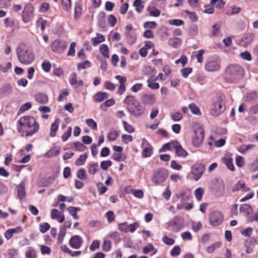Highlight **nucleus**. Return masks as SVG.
I'll list each match as a JSON object with an SVG mask.
<instances>
[{
  "label": "nucleus",
  "mask_w": 258,
  "mask_h": 258,
  "mask_svg": "<svg viewBox=\"0 0 258 258\" xmlns=\"http://www.w3.org/2000/svg\"><path fill=\"white\" fill-rule=\"evenodd\" d=\"M25 184L23 181L21 182L18 186V197L20 200L23 199L26 196Z\"/></svg>",
  "instance_id": "23"
},
{
  "label": "nucleus",
  "mask_w": 258,
  "mask_h": 258,
  "mask_svg": "<svg viewBox=\"0 0 258 258\" xmlns=\"http://www.w3.org/2000/svg\"><path fill=\"white\" fill-rule=\"evenodd\" d=\"M49 228L50 225L48 223H43L39 225L40 231L42 233H45Z\"/></svg>",
  "instance_id": "60"
},
{
  "label": "nucleus",
  "mask_w": 258,
  "mask_h": 258,
  "mask_svg": "<svg viewBox=\"0 0 258 258\" xmlns=\"http://www.w3.org/2000/svg\"><path fill=\"white\" fill-rule=\"evenodd\" d=\"M175 146V143L169 142L164 144L162 147L159 149V152H165L167 150H170L172 149H174Z\"/></svg>",
  "instance_id": "32"
},
{
  "label": "nucleus",
  "mask_w": 258,
  "mask_h": 258,
  "mask_svg": "<svg viewBox=\"0 0 258 258\" xmlns=\"http://www.w3.org/2000/svg\"><path fill=\"white\" fill-rule=\"evenodd\" d=\"M34 7L31 4H27L22 12V18L25 23L29 22L33 16Z\"/></svg>",
  "instance_id": "11"
},
{
  "label": "nucleus",
  "mask_w": 258,
  "mask_h": 258,
  "mask_svg": "<svg viewBox=\"0 0 258 258\" xmlns=\"http://www.w3.org/2000/svg\"><path fill=\"white\" fill-rule=\"evenodd\" d=\"M223 161L224 164L226 165V166L229 170L231 171L235 170V167L233 164V159L232 158H225Z\"/></svg>",
  "instance_id": "36"
},
{
  "label": "nucleus",
  "mask_w": 258,
  "mask_h": 258,
  "mask_svg": "<svg viewBox=\"0 0 258 258\" xmlns=\"http://www.w3.org/2000/svg\"><path fill=\"white\" fill-rule=\"evenodd\" d=\"M108 97L107 93L100 91L95 94L93 99L95 102H101L106 99Z\"/></svg>",
  "instance_id": "20"
},
{
  "label": "nucleus",
  "mask_w": 258,
  "mask_h": 258,
  "mask_svg": "<svg viewBox=\"0 0 258 258\" xmlns=\"http://www.w3.org/2000/svg\"><path fill=\"white\" fill-rule=\"evenodd\" d=\"M133 28L132 24L126 26L125 28V35L127 43L130 45H133L137 40V35L135 32L132 31Z\"/></svg>",
  "instance_id": "13"
},
{
  "label": "nucleus",
  "mask_w": 258,
  "mask_h": 258,
  "mask_svg": "<svg viewBox=\"0 0 258 258\" xmlns=\"http://www.w3.org/2000/svg\"><path fill=\"white\" fill-rule=\"evenodd\" d=\"M105 40V37L104 35L97 33L96 37H93L91 38V42L94 46H95L99 44L100 43L104 42Z\"/></svg>",
  "instance_id": "24"
},
{
  "label": "nucleus",
  "mask_w": 258,
  "mask_h": 258,
  "mask_svg": "<svg viewBox=\"0 0 258 258\" xmlns=\"http://www.w3.org/2000/svg\"><path fill=\"white\" fill-rule=\"evenodd\" d=\"M134 6L136 7L137 12L139 13L142 12L144 7L142 5V0H135Z\"/></svg>",
  "instance_id": "38"
},
{
  "label": "nucleus",
  "mask_w": 258,
  "mask_h": 258,
  "mask_svg": "<svg viewBox=\"0 0 258 258\" xmlns=\"http://www.w3.org/2000/svg\"><path fill=\"white\" fill-rule=\"evenodd\" d=\"M205 137V132L201 127H198L195 131V135L192 139L193 145L196 147H200L203 143Z\"/></svg>",
  "instance_id": "10"
},
{
  "label": "nucleus",
  "mask_w": 258,
  "mask_h": 258,
  "mask_svg": "<svg viewBox=\"0 0 258 258\" xmlns=\"http://www.w3.org/2000/svg\"><path fill=\"white\" fill-rule=\"evenodd\" d=\"M221 63L220 60H211L205 64V70L208 72H215L220 68Z\"/></svg>",
  "instance_id": "15"
},
{
  "label": "nucleus",
  "mask_w": 258,
  "mask_h": 258,
  "mask_svg": "<svg viewBox=\"0 0 258 258\" xmlns=\"http://www.w3.org/2000/svg\"><path fill=\"white\" fill-rule=\"evenodd\" d=\"M19 61L22 64L28 65L35 60V56L32 50L24 43H21L16 48Z\"/></svg>",
  "instance_id": "3"
},
{
  "label": "nucleus",
  "mask_w": 258,
  "mask_h": 258,
  "mask_svg": "<svg viewBox=\"0 0 258 258\" xmlns=\"http://www.w3.org/2000/svg\"><path fill=\"white\" fill-rule=\"evenodd\" d=\"M127 105V109L130 113L135 117L142 115L145 111V107L133 95H128L123 101Z\"/></svg>",
  "instance_id": "4"
},
{
  "label": "nucleus",
  "mask_w": 258,
  "mask_h": 258,
  "mask_svg": "<svg viewBox=\"0 0 258 258\" xmlns=\"http://www.w3.org/2000/svg\"><path fill=\"white\" fill-rule=\"evenodd\" d=\"M20 126L17 127L18 132L22 136L31 137L36 133L39 129V123L32 116H25L19 120Z\"/></svg>",
  "instance_id": "1"
},
{
  "label": "nucleus",
  "mask_w": 258,
  "mask_h": 258,
  "mask_svg": "<svg viewBox=\"0 0 258 258\" xmlns=\"http://www.w3.org/2000/svg\"><path fill=\"white\" fill-rule=\"evenodd\" d=\"M77 177L81 180H85L87 178L85 169L84 168L80 169L77 172Z\"/></svg>",
  "instance_id": "42"
},
{
  "label": "nucleus",
  "mask_w": 258,
  "mask_h": 258,
  "mask_svg": "<svg viewBox=\"0 0 258 258\" xmlns=\"http://www.w3.org/2000/svg\"><path fill=\"white\" fill-rule=\"evenodd\" d=\"M82 242L83 239L81 236L75 235L70 239L69 244L73 248L78 249L81 247Z\"/></svg>",
  "instance_id": "17"
},
{
  "label": "nucleus",
  "mask_w": 258,
  "mask_h": 258,
  "mask_svg": "<svg viewBox=\"0 0 258 258\" xmlns=\"http://www.w3.org/2000/svg\"><path fill=\"white\" fill-rule=\"evenodd\" d=\"M169 175L168 171L165 168L157 169L153 173L152 181L156 184H161L164 182Z\"/></svg>",
  "instance_id": "5"
},
{
  "label": "nucleus",
  "mask_w": 258,
  "mask_h": 258,
  "mask_svg": "<svg viewBox=\"0 0 258 258\" xmlns=\"http://www.w3.org/2000/svg\"><path fill=\"white\" fill-rule=\"evenodd\" d=\"M77 75L75 72H74L71 74L70 78H69V83L72 86H74L77 84Z\"/></svg>",
  "instance_id": "63"
},
{
  "label": "nucleus",
  "mask_w": 258,
  "mask_h": 258,
  "mask_svg": "<svg viewBox=\"0 0 258 258\" xmlns=\"http://www.w3.org/2000/svg\"><path fill=\"white\" fill-rule=\"evenodd\" d=\"M91 63L89 60H86L84 62L79 63L78 64L77 69L79 70L82 69H86L87 68L91 67Z\"/></svg>",
  "instance_id": "48"
},
{
  "label": "nucleus",
  "mask_w": 258,
  "mask_h": 258,
  "mask_svg": "<svg viewBox=\"0 0 258 258\" xmlns=\"http://www.w3.org/2000/svg\"><path fill=\"white\" fill-rule=\"evenodd\" d=\"M257 97L258 95L256 91H251L248 93L246 96V99L248 101L254 100Z\"/></svg>",
  "instance_id": "59"
},
{
  "label": "nucleus",
  "mask_w": 258,
  "mask_h": 258,
  "mask_svg": "<svg viewBox=\"0 0 258 258\" xmlns=\"http://www.w3.org/2000/svg\"><path fill=\"white\" fill-rule=\"evenodd\" d=\"M144 147V149L142 152V156L143 158H148L152 156L153 153V147L152 145L148 142L147 140L144 138L142 140V147Z\"/></svg>",
  "instance_id": "14"
},
{
  "label": "nucleus",
  "mask_w": 258,
  "mask_h": 258,
  "mask_svg": "<svg viewBox=\"0 0 258 258\" xmlns=\"http://www.w3.org/2000/svg\"><path fill=\"white\" fill-rule=\"evenodd\" d=\"M181 251L180 248L179 246L176 245L174 246L170 251V254L172 256L178 255Z\"/></svg>",
  "instance_id": "64"
},
{
  "label": "nucleus",
  "mask_w": 258,
  "mask_h": 258,
  "mask_svg": "<svg viewBox=\"0 0 258 258\" xmlns=\"http://www.w3.org/2000/svg\"><path fill=\"white\" fill-rule=\"evenodd\" d=\"M148 83V87L150 88L151 89L156 90L159 88L160 85L159 83L154 82V80H151V78L147 80Z\"/></svg>",
  "instance_id": "43"
},
{
  "label": "nucleus",
  "mask_w": 258,
  "mask_h": 258,
  "mask_svg": "<svg viewBox=\"0 0 258 258\" xmlns=\"http://www.w3.org/2000/svg\"><path fill=\"white\" fill-rule=\"evenodd\" d=\"M107 21L109 26L111 27H113L117 23L116 18L113 15H110L107 18Z\"/></svg>",
  "instance_id": "53"
},
{
  "label": "nucleus",
  "mask_w": 258,
  "mask_h": 258,
  "mask_svg": "<svg viewBox=\"0 0 258 258\" xmlns=\"http://www.w3.org/2000/svg\"><path fill=\"white\" fill-rule=\"evenodd\" d=\"M210 3L212 6L220 9L225 5V2L223 0H211Z\"/></svg>",
  "instance_id": "39"
},
{
  "label": "nucleus",
  "mask_w": 258,
  "mask_h": 258,
  "mask_svg": "<svg viewBox=\"0 0 258 258\" xmlns=\"http://www.w3.org/2000/svg\"><path fill=\"white\" fill-rule=\"evenodd\" d=\"M115 101L113 99H109L102 103L100 106V109L103 111H106L108 107L114 105Z\"/></svg>",
  "instance_id": "25"
},
{
  "label": "nucleus",
  "mask_w": 258,
  "mask_h": 258,
  "mask_svg": "<svg viewBox=\"0 0 258 258\" xmlns=\"http://www.w3.org/2000/svg\"><path fill=\"white\" fill-rule=\"evenodd\" d=\"M74 144L77 150L79 151H84L86 149V147L80 142H76Z\"/></svg>",
  "instance_id": "62"
},
{
  "label": "nucleus",
  "mask_w": 258,
  "mask_h": 258,
  "mask_svg": "<svg viewBox=\"0 0 258 258\" xmlns=\"http://www.w3.org/2000/svg\"><path fill=\"white\" fill-rule=\"evenodd\" d=\"M54 180V178L51 176L44 179L41 182V186L44 187L48 186L52 184Z\"/></svg>",
  "instance_id": "41"
},
{
  "label": "nucleus",
  "mask_w": 258,
  "mask_h": 258,
  "mask_svg": "<svg viewBox=\"0 0 258 258\" xmlns=\"http://www.w3.org/2000/svg\"><path fill=\"white\" fill-rule=\"evenodd\" d=\"M148 11L150 13V15L152 17H159L161 13L160 11L154 7H149Z\"/></svg>",
  "instance_id": "35"
},
{
  "label": "nucleus",
  "mask_w": 258,
  "mask_h": 258,
  "mask_svg": "<svg viewBox=\"0 0 258 258\" xmlns=\"http://www.w3.org/2000/svg\"><path fill=\"white\" fill-rule=\"evenodd\" d=\"M60 121V120L59 118H56L55 121L51 124L50 136L51 137H54L55 136L56 132L58 130Z\"/></svg>",
  "instance_id": "21"
},
{
  "label": "nucleus",
  "mask_w": 258,
  "mask_h": 258,
  "mask_svg": "<svg viewBox=\"0 0 258 258\" xmlns=\"http://www.w3.org/2000/svg\"><path fill=\"white\" fill-rule=\"evenodd\" d=\"M185 13L188 15L190 20L194 22L198 21V17L195 12H190L188 10H185Z\"/></svg>",
  "instance_id": "45"
},
{
  "label": "nucleus",
  "mask_w": 258,
  "mask_h": 258,
  "mask_svg": "<svg viewBox=\"0 0 258 258\" xmlns=\"http://www.w3.org/2000/svg\"><path fill=\"white\" fill-rule=\"evenodd\" d=\"M111 246V242L109 240H104L102 245V250L105 252H107L109 251V250L110 249Z\"/></svg>",
  "instance_id": "51"
},
{
  "label": "nucleus",
  "mask_w": 258,
  "mask_h": 258,
  "mask_svg": "<svg viewBox=\"0 0 258 258\" xmlns=\"http://www.w3.org/2000/svg\"><path fill=\"white\" fill-rule=\"evenodd\" d=\"M150 252H153L151 255H154L157 252V249L155 248L154 245L151 243L147 244L143 249V252L145 254L148 253Z\"/></svg>",
  "instance_id": "26"
},
{
  "label": "nucleus",
  "mask_w": 258,
  "mask_h": 258,
  "mask_svg": "<svg viewBox=\"0 0 258 258\" xmlns=\"http://www.w3.org/2000/svg\"><path fill=\"white\" fill-rule=\"evenodd\" d=\"M35 100L40 104H46L48 101V97L44 93H39L35 96Z\"/></svg>",
  "instance_id": "22"
},
{
  "label": "nucleus",
  "mask_w": 258,
  "mask_h": 258,
  "mask_svg": "<svg viewBox=\"0 0 258 258\" xmlns=\"http://www.w3.org/2000/svg\"><path fill=\"white\" fill-rule=\"evenodd\" d=\"M240 189H241L242 191H248L250 190V188L246 187L244 183L239 181L233 187V191H238Z\"/></svg>",
  "instance_id": "27"
},
{
  "label": "nucleus",
  "mask_w": 258,
  "mask_h": 258,
  "mask_svg": "<svg viewBox=\"0 0 258 258\" xmlns=\"http://www.w3.org/2000/svg\"><path fill=\"white\" fill-rule=\"evenodd\" d=\"M98 170V165L97 163L92 164L88 169V172L91 175H94Z\"/></svg>",
  "instance_id": "54"
},
{
  "label": "nucleus",
  "mask_w": 258,
  "mask_h": 258,
  "mask_svg": "<svg viewBox=\"0 0 258 258\" xmlns=\"http://www.w3.org/2000/svg\"><path fill=\"white\" fill-rule=\"evenodd\" d=\"M80 210V208L75 207H70L68 210L69 214L72 215L74 219L77 220L79 218V216L77 215V212Z\"/></svg>",
  "instance_id": "34"
},
{
  "label": "nucleus",
  "mask_w": 258,
  "mask_h": 258,
  "mask_svg": "<svg viewBox=\"0 0 258 258\" xmlns=\"http://www.w3.org/2000/svg\"><path fill=\"white\" fill-rule=\"evenodd\" d=\"M225 109L224 102L221 97H219L213 103L211 108V114L214 116H217L222 113Z\"/></svg>",
  "instance_id": "7"
},
{
  "label": "nucleus",
  "mask_w": 258,
  "mask_h": 258,
  "mask_svg": "<svg viewBox=\"0 0 258 258\" xmlns=\"http://www.w3.org/2000/svg\"><path fill=\"white\" fill-rule=\"evenodd\" d=\"M86 123L89 127L92 130H96L97 128V125L96 122L91 118L87 119L86 120Z\"/></svg>",
  "instance_id": "52"
},
{
  "label": "nucleus",
  "mask_w": 258,
  "mask_h": 258,
  "mask_svg": "<svg viewBox=\"0 0 258 258\" xmlns=\"http://www.w3.org/2000/svg\"><path fill=\"white\" fill-rule=\"evenodd\" d=\"M123 125L124 130L129 133H133L135 132V130L132 125L129 124L126 121H123Z\"/></svg>",
  "instance_id": "49"
},
{
  "label": "nucleus",
  "mask_w": 258,
  "mask_h": 258,
  "mask_svg": "<svg viewBox=\"0 0 258 258\" xmlns=\"http://www.w3.org/2000/svg\"><path fill=\"white\" fill-rule=\"evenodd\" d=\"M205 170V166L201 163H198L191 168V172L194 176V179L196 181L199 180L202 177Z\"/></svg>",
  "instance_id": "12"
},
{
  "label": "nucleus",
  "mask_w": 258,
  "mask_h": 258,
  "mask_svg": "<svg viewBox=\"0 0 258 258\" xmlns=\"http://www.w3.org/2000/svg\"><path fill=\"white\" fill-rule=\"evenodd\" d=\"M224 220L223 214L217 210L213 211L209 217L210 224L214 227L221 225Z\"/></svg>",
  "instance_id": "9"
},
{
  "label": "nucleus",
  "mask_w": 258,
  "mask_h": 258,
  "mask_svg": "<svg viewBox=\"0 0 258 258\" xmlns=\"http://www.w3.org/2000/svg\"><path fill=\"white\" fill-rule=\"evenodd\" d=\"M115 78L119 81L120 85L117 90V92L119 94H123L126 90L125 83L127 81L126 77L125 76H121L120 75H117L115 77Z\"/></svg>",
  "instance_id": "16"
},
{
  "label": "nucleus",
  "mask_w": 258,
  "mask_h": 258,
  "mask_svg": "<svg viewBox=\"0 0 258 258\" xmlns=\"http://www.w3.org/2000/svg\"><path fill=\"white\" fill-rule=\"evenodd\" d=\"M50 48L54 53H62L67 48V43L63 39H56L50 44Z\"/></svg>",
  "instance_id": "8"
},
{
  "label": "nucleus",
  "mask_w": 258,
  "mask_h": 258,
  "mask_svg": "<svg viewBox=\"0 0 258 258\" xmlns=\"http://www.w3.org/2000/svg\"><path fill=\"white\" fill-rule=\"evenodd\" d=\"M32 107V104L30 102H27L25 104L22 105L19 110L18 113H22L24 112L29 109H30Z\"/></svg>",
  "instance_id": "50"
},
{
  "label": "nucleus",
  "mask_w": 258,
  "mask_h": 258,
  "mask_svg": "<svg viewBox=\"0 0 258 258\" xmlns=\"http://www.w3.org/2000/svg\"><path fill=\"white\" fill-rule=\"evenodd\" d=\"M204 193V190L202 187H199L195 190V196L198 201L202 200Z\"/></svg>",
  "instance_id": "37"
},
{
  "label": "nucleus",
  "mask_w": 258,
  "mask_h": 258,
  "mask_svg": "<svg viewBox=\"0 0 258 258\" xmlns=\"http://www.w3.org/2000/svg\"><path fill=\"white\" fill-rule=\"evenodd\" d=\"M143 104L152 105L156 102V97L154 94H145L141 97Z\"/></svg>",
  "instance_id": "18"
},
{
  "label": "nucleus",
  "mask_w": 258,
  "mask_h": 258,
  "mask_svg": "<svg viewBox=\"0 0 258 258\" xmlns=\"http://www.w3.org/2000/svg\"><path fill=\"white\" fill-rule=\"evenodd\" d=\"M99 50L104 57L108 58L109 57V48L106 44H102L100 45Z\"/></svg>",
  "instance_id": "31"
},
{
  "label": "nucleus",
  "mask_w": 258,
  "mask_h": 258,
  "mask_svg": "<svg viewBox=\"0 0 258 258\" xmlns=\"http://www.w3.org/2000/svg\"><path fill=\"white\" fill-rule=\"evenodd\" d=\"M72 134V128L71 127H69L68 128L67 132L64 133L62 136L61 139L63 142H66L69 137L71 136Z\"/></svg>",
  "instance_id": "61"
},
{
  "label": "nucleus",
  "mask_w": 258,
  "mask_h": 258,
  "mask_svg": "<svg viewBox=\"0 0 258 258\" xmlns=\"http://www.w3.org/2000/svg\"><path fill=\"white\" fill-rule=\"evenodd\" d=\"M59 149H57L56 147H53L50 149L48 152H47L45 155V157H47L48 158L53 157V156H57L59 154Z\"/></svg>",
  "instance_id": "30"
},
{
  "label": "nucleus",
  "mask_w": 258,
  "mask_h": 258,
  "mask_svg": "<svg viewBox=\"0 0 258 258\" xmlns=\"http://www.w3.org/2000/svg\"><path fill=\"white\" fill-rule=\"evenodd\" d=\"M168 43L172 47L177 48L179 47L181 44V40L179 38L174 37L171 39H170L168 41Z\"/></svg>",
  "instance_id": "28"
},
{
  "label": "nucleus",
  "mask_w": 258,
  "mask_h": 258,
  "mask_svg": "<svg viewBox=\"0 0 258 258\" xmlns=\"http://www.w3.org/2000/svg\"><path fill=\"white\" fill-rule=\"evenodd\" d=\"M163 242L166 245H172L175 243V240L172 238H170L166 235L162 237Z\"/></svg>",
  "instance_id": "55"
},
{
  "label": "nucleus",
  "mask_w": 258,
  "mask_h": 258,
  "mask_svg": "<svg viewBox=\"0 0 258 258\" xmlns=\"http://www.w3.org/2000/svg\"><path fill=\"white\" fill-rule=\"evenodd\" d=\"M189 108L193 114L196 115H200L201 114L199 108L195 103L189 104Z\"/></svg>",
  "instance_id": "46"
},
{
  "label": "nucleus",
  "mask_w": 258,
  "mask_h": 258,
  "mask_svg": "<svg viewBox=\"0 0 258 258\" xmlns=\"http://www.w3.org/2000/svg\"><path fill=\"white\" fill-rule=\"evenodd\" d=\"M225 80L228 83H233L243 78L245 74L243 68L239 64L231 63L225 69Z\"/></svg>",
  "instance_id": "2"
},
{
  "label": "nucleus",
  "mask_w": 258,
  "mask_h": 258,
  "mask_svg": "<svg viewBox=\"0 0 258 258\" xmlns=\"http://www.w3.org/2000/svg\"><path fill=\"white\" fill-rule=\"evenodd\" d=\"M111 165L112 162L110 160L103 161L100 163L101 168L104 170L108 169Z\"/></svg>",
  "instance_id": "56"
},
{
  "label": "nucleus",
  "mask_w": 258,
  "mask_h": 258,
  "mask_svg": "<svg viewBox=\"0 0 258 258\" xmlns=\"http://www.w3.org/2000/svg\"><path fill=\"white\" fill-rule=\"evenodd\" d=\"M176 154L180 157L185 158L187 155V152L185 150L182 148L181 146L178 142L175 143V146L174 147Z\"/></svg>",
  "instance_id": "19"
},
{
  "label": "nucleus",
  "mask_w": 258,
  "mask_h": 258,
  "mask_svg": "<svg viewBox=\"0 0 258 258\" xmlns=\"http://www.w3.org/2000/svg\"><path fill=\"white\" fill-rule=\"evenodd\" d=\"M157 26V24L155 21H147L144 24V27L145 29H156Z\"/></svg>",
  "instance_id": "40"
},
{
  "label": "nucleus",
  "mask_w": 258,
  "mask_h": 258,
  "mask_svg": "<svg viewBox=\"0 0 258 258\" xmlns=\"http://www.w3.org/2000/svg\"><path fill=\"white\" fill-rule=\"evenodd\" d=\"M119 136V133L117 131H111L108 134V139L111 141H115Z\"/></svg>",
  "instance_id": "47"
},
{
  "label": "nucleus",
  "mask_w": 258,
  "mask_h": 258,
  "mask_svg": "<svg viewBox=\"0 0 258 258\" xmlns=\"http://www.w3.org/2000/svg\"><path fill=\"white\" fill-rule=\"evenodd\" d=\"M184 226V220L180 216H175L168 223V229L175 233L180 231Z\"/></svg>",
  "instance_id": "6"
},
{
  "label": "nucleus",
  "mask_w": 258,
  "mask_h": 258,
  "mask_svg": "<svg viewBox=\"0 0 258 258\" xmlns=\"http://www.w3.org/2000/svg\"><path fill=\"white\" fill-rule=\"evenodd\" d=\"M43 70L45 72H48L51 69V64L48 60H44L41 64Z\"/></svg>",
  "instance_id": "58"
},
{
  "label": "nucleus",
  "mask_w": 258,
  "mask_h": 258,
  "mask_svg": "<svg viewBox=\"0 0 258 258\" xmlns=\"http://www.w3.org/2000/svg\"><path fill=\"white\" fill-rule=\"evenodd\" d=\"M131 192L136 198L142 199L144 197V192L142 190L132 189Z\"/></svg>",
  "instance_id": "44"
},
{
  "label": "nucleus",
  "mask_w": 258,
  "mask_h": 258,
  "mask_svg": "<svg viewBox=\"0 0 258 258\" xmlns=\"http://www.w3.org/2000/svg\"><path fill=\"white\" fill-rule=\"evenodd\" d=\"M87 158L88 155L87 153L81 155L79 156V158L75 162L76 165L77 166H79L84 165Z\"/></svg>",
  "instance_id": "33"
},
{
  "label": "nucleus",
  "mask_w": 258,
  "mask_h": 258,
  "mask_svg": "<svg viewBox=\"0 0 258 258\" xmlns=\"http://www.w3.org/2000/svg\"><path fill=\"white\" fill-rule=\"evenodd\" d=\"M239 211L245 213L246 215H249L251 213L252 209L250 205L242 204L240 206Z\"/></svg>",
  "instance_id": "29"
},
{
  "label": "nucleus",
  "mask_w": 258,
  "mask_h": 258,
  "mask_svg": "<svg viewBox=\"0 0 258 258\" xmlns=\"http://www.w3.org/2000/svg\"><path fill=\"white\" fill-rule=\"evenodd\" d=\"M253 147H254V145L252 144H249V145H242L239 147V151L240 153L244 154L246 152V151L253 148Z\"/></svg>",
  "instance_id": "57"
}]
</instances>
